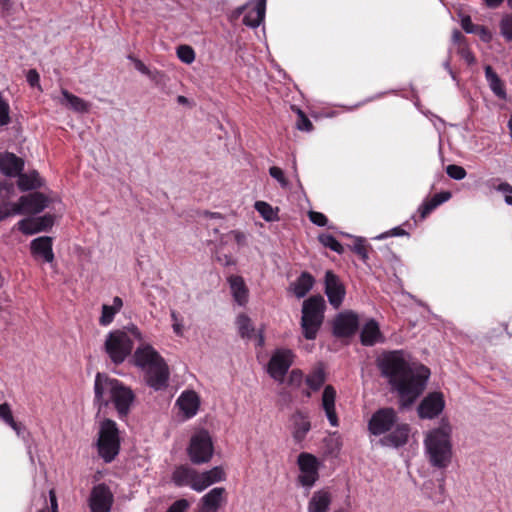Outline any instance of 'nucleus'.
Masks as SVG:
<instances>
[{
    "instance_id": "1",
    "label": "nucleus",
    "mask_w": 512,
    "mask_h": 512,
    "mask_svg": "<svg viewBox=\"0 0 512 512\" xmlns=\"http://www.w3.org/2000/svg\"><path fill=\"white\" fill-rule=\"evenodd\" d=\"M381 375L397 392L402 408L410 407L426 388L430 370L422 364H411L403 350L384 352L377 361Z\"/></svg>"
},
{
    "instance_id": "2",
    "label": "nucleus",
    "mask_w": 512,
    "mask_h": 512,
    "mask_svg": "<svg viewBox=\"0 0 512 512\" xmlns=\"http://www.w3.org/2000/svg\"><path fill=\"white\" fill-rule=\"evenodd\" d=\"M135 394L132 389L120 380L111 378L105 373L98 372L94 381V404L99 410L113 403L118 417L124 419L128 416Z\"/></svg>"
},
{
    "instance_id": "3",
    "label": "nucleus",
    "mask_w": 512,
    "mask_h": 512,
    "mask_svg": "<svg viewBox=\"0 0 512 512\" xmlns=\"http://www.w3.org/2000/svg\"><path fill=\"white\" fill-rule=\"evenodd\" d=\"M397 421L398 415L393 408H380L372 414L368 422V430L375 436L390 432L381 439V443L396 448L401 447L408 441L410 427L407 423Z\"/></svg>"
},
{
    "instance_id": "4",
    "label": "nucleus",
    "mask_w": 512,
    "mask_h": 512,
    "mask_svg": "<svg viewBox=\"0 0 512 512\" xmlns=\"http://www.w3.org/2000/svg\"><path fill=\"white\" fill-rule=\"evenodd\" d=\"M451 432L449 422L442 419L440 426L431 430L425 437L424 444L430 463L436 468H446L451 462Z\"/></svg>"
},
{
    "instance_id": "5",
    "label": "nucleus",
    "mask_w": 512,
    "mask_h": 512,
    "mask_svg": "<svg viewBox=\"0 0 512 512\" xmlns=\"http://www.w3.org/2000/svg\"><path fill=\"white\" fill-rule=\"evenodd\" d=\"M133 338L142 340V334L136 326L123 330L111 331L105 340L104 348L111 361L119 365L131 354L134 346Z\"/></svg>"
},
{
    "instance_id": "6",
    "label": "nucleus",
    "mask_w": 512,
    "mask_h": 512,
    "mask_svg": "<svg viewBox=\"0 0 512 512\" xmlns=\"http://www.w3.org/2000/svg\"><path fill=\"white\" fill-rule=\"evenodd\" d=\"M96 448L99 457L105 463H111L118 456L121 449L120 431L117 423L105 418L99 424Z\"/></svg>"
},
{
    "instance_id": "7",
    "label": "nucleus",
    "mask_w": 512,
    "mask_h": 512,
    "mask_svg": "<svg viewBox=\"0 0 512 512\" xmlns=\"http://www.w3.org/2000/svg\"><path fill=\"white\" fill-rule=\"evenodd\" d=\"M326 303L321 295L304 300L302 305L301 329L307 340H314L324 321Z\"/></svg>"
},
{
    "instance_id": "8",
    "label": "nucleus",
    "mask_w": 512,
    "mask_h": 512,
    "mask_svg": "<svg viewBox=\"0 0 512 512\" xmlns=\"http://www.w3.org/2000/svg\"><path fill=\"white\" fill-rule=\"evenodd\" d=\"M213 442L208 431L195 433L188 447V455L194 464L207 463L213 455Z\"/></svg>"
},
{
    "instance_id": "9",
    "label": "nucleus",
    "mask_w": 512,
    "mask_h": 512,
    "mask_svg": "<svg viewBox=\"0 0 512 512\" xmlns=\"http://www.w3.org/2000/svg\"><path fill=\"white\" fill-rule=\"evenodd\" d=\"M293 362L294 353L290 349H276L268 362L267 372L274 380L283 382Z\"/></svg>"
},
{
    "instance_id": "10",
    "label": "nucleus",
    "mask_w": 512,
    "mask_h": 512,
    "mask_svg": "<svg viewBox=\"0 0 512 512\" xmlns=\"http://www.w3.org/2000/svg\"><path fill=\"white\" fill-rule=\"evenodd\" d=\"M297 464L301 474L298 477L299 483L304 487H312L319 479L320 463L316 456L308 452L298 455Z\"/></svg>"
},
{
    "instance_id": "11",
    "label": "nucleus",
    "mask_w": 512,
    "mask_h": 512,
    "mask_svg": "<svg viewBox=\"0 0 512 512\" xmlns=\"http://www.w3.org/2000/svg\"><path fill=\"white\" fill-rule=\"evenodd\" d=\"M51 199L41 192H32L23 195L16 202L15 211L18 214H38L48 207Z\"/></svg>"
},
{
    "instance_id": "12",
    "label": "nucleus",
    "mask_w": 512,
    "mask_h": 512,
    "mask_svg": "<svg viewBox=\"0 0 512 512\" xmlns=\"http://www.w3.org/2000/svg\"><path fill=\"white\" fill-rule=\"evenodd\" d=\"M445 408V400L442 392H430L419 403L417 413L421 419H434Z\"/></svg>"
},
{
    "instance_id": "13",
    "label": "nucleus",
    "mask_w": 512,
    "mask_h": 512,
    "mask_svg": "<svg viewBox=\"0 0 512 512\" xmlns=\"http://www.w3.org/2000/svg\"><path fill=\"white\" fill-rule=\"evenodd\" d=\"M113 500L110 488L100 483L92 488L88 502L91 512H110Z\"/></svg>"
},
{
    "instance_id": "14",
    "label": "nucleus",
    "mask_w": 512,
    "mask_h": 512,
    "mask_svg": "<svg viewBox=\"0 0 512 512\" xmlns=\"http://www.w3.org/2000/svg\"><path fill=\"white\" fill-rule=\"evenodd\" d=\"M169 378L170 370L165 360L144 371L145 383L155 391L165 390L168 387Z\"/></svg>"
},
{
    "instance_id": "15",
    "label": "nucleus",
    "mask_w": 512,
    "mask_h": 512,
    "mask_svg": "<svg viewBox=\"0 0 512 512\" xmlns=\"http://www.w3.org/2000/svg\"><path fill=\"white\" fill-rule=\"evenodd\" d=\"M325 294L334 308H339L344 300L346 289L339 277L331 270L325 273Z\"/></svg>"
},
{
    "instance_id": "16",
    "label": "nucleus",
    "mask_w": 512,
    "mask_h": 512,
    "mask_svg": "<svg viewBox=\"0 0 512 512\" xmlns=\"http://www.w3.org/2000/svg\"><path fill=\"white\" fill-rule=\"evenodd\" d=\"M54 215L45 214L35 218H24L17 223V229L25 235L48 231L54 225Z\"/></svg>"
},
{
    "instance_id": "17",
    "label": "nucleus",
    "mask_w": 512,
    "mask_h": 512,
    "mask_svg": "<svg viewBox=\"0 0 512 512\" xmlns=\"http://www.w3.org/2000/svg\"><path fill=\"white\" fill-rule=\"evenodd\" d=\"M165 360L150 344L140 345L133 354L134 365L143 371Z\"/></svg>"
},
{
    "instance_id": "18",
    "label": "nucleus",
    "mask_w": 512,
    "mask_h": 512,
    "mask_svg": "<svg viewBox=\"0 0 512 512\" xmlns=\"http://www.w3.org/2000/svg\"><path fill=\"white\" fill-rule=\"evenodd\" d=\"M358 316L353 312L340 313L333 322V334L336 337H350L358 329Z\"/></svg>"
},
{
    "instance_id": "19",
    "label": "nucleus",
    "mask_w": 512,
    "mask_h": 512,
    "mask_svg": "<svg viewBox=\"0 0 512 512\" xmlns=\"http://www.w3.org/2000/svg\"><path fill=\"white\" fill-rule=\"evenodd\" d=\"M53 239L49 236L35 238L30 243L32 256L42 258L44 262L51 263L54 260Z\"/></svg>"
},
{
    "instance_id": "20",
    "label": "nucleus",
    "mask_w": 512,
    "mask_h": 512,
    "mask_svg": "<svg viewBox=\"0 0 512 512\" xmlns=\"http://www.w3.org/2000/svg\"><path fill=\"white\" fill-rule=\"evenodd\" d=\"M24 160L14 153H0V172L8 177H16L24 170Z\"/></svg>"
},
{
    "instance_id": "21",
    "label": "nucleus",
    "mask_w": 512,
    "mask_h": 512,
    "mask_svg": "<svg viewBox=\"0 0 512 512\" xmlns=\"http://www.w3.org/2000/svg\"><path fill=\"white\" fill-rule=\"evenodd\" d=\"M336 390L332 385H327L322 394V408L331 426L337 427L339 419L335 408Z\"/></svg>"
},
{
    "instance_id": "22",
    "label": "nucleus",
    "mask_w": 512,
    "mask_h": 512,
    "mask_svg": "<svg viewBox=\"0 0 512 512\" xmlns=\"http://www.w3.org/2000/svg\"><path fill=\"white\" fill-rule=\"evenodd\" d=\"M247 8L248 11L243 17V24L251 28L258 27L265 18L266 0H257L253 7L248 5Z\"/></svg>"
},
{
    "instance_id": "23",
    "label": "nucleus",
    "mask_w": 512,
    "mask_h": 512,
    "mask_svg": "<svg viewBox=\"0 0 512 512\" xmlns=\"http://www.w3.org/2000/svg\"><path fill=\"white\" fill-rule=\"evenodd\" d=\"M177 404L185 416L191 418L196 415L200 401L195 391H184L177 399Z\"/></svg>"
},
{
    "instance_id": "24",
    "label": "nucleus",
    "mask_w": 512,
    "mask_h": 512,
    "mask_svg": "<svg viewBox=\"0 0 512 512\" xmlns=\"http://www.w3.org/2000/svg\"><path fill=\"white\" fill-rule=\"evenodd\" d=\"M227 280L230 285L234 300L240 306H244L248 302L249 295V290L244 282V279L238 275H231Z\"/></svg>"
},
{
    "instance_id": "25",
    "label": "nucleus",
    "mask_w": 512,
    "mask_h": 512,
    "mask_svg": "<svg viewBox=\"0 0 512 512\" xmlns=\"http://www.w3.org/2000/svg\"><path fill=\"white\" fill-rule=\"evenodd\" d=\"M451 192L442 191L440 193H436L431 198H427L423 201V203L418 208L419 217L421 220H424L433 210H435L439 205L448 201L451 198Z\"/></svg>"
},
{
    "instance_id": "26",
    "label": "nucleus",
    "mask_w": 512,
    "mask_h": 512,
    "mask_svg": "<svg viewBox=\"0 0 512 512\" xmlns=\"http://www.w3.org/2000/svg\"><path fill=\"white\" fill-rule=\"evenodd\" d=\"M16 177L18 178L17 186L22 192L36 190L44 185L43 179L36 170L29 173H23L22 171Z\"/></svg>"
},
{
    "instance_id": "27",
    "label": "nucleus",
    "mask_w": 512,
    "mask_h": 512,
    "mask_svg": "<svg viewBox=\"0 0 512 512\" xmlns=\"http://www.w3.org/2000/svg\"><path fill=\"white\" fill-rule=\"evenodd\" d=\"M292 419L294 426L293 437L297 442H301L310 431L311 423L308 416L300 410L293 414Z\"/></svg>"
},
{
    "instance_id": "28",
    "label": "nucleus",
    "mask_w": 512,
    "mask_h": 512,
    "mask_svg": "<svg viewBox=\"0 0 512 512\" xmlns=\"http://www.w3.org/2000/svg\"><path fill=\"white\" fill-rule=\"evenodd\" d=\"M61 94L63 96L61 104L65 105L66 107L77 113L89 112L91 105L84 99L72 94L66 89H62Z\"/></svg>"
},
{
    "instance_id": "29",
    "label": "nucleus",
    "mask_w": 512,
    "mask_h": 512,
    "mask_svg": "<svg viewBox=\"0 0 512 512\" xmlns=\"http://www.w3.org/2000/svg\"><path fill=\"white\" fill-rule=\"evenodd\" d=\"M381 336L378 323L374 319H371L363 326L360 339L364 346H373L378 342Z\"/></svg>"
},
{
    "instance_id": "30",
    "label": "nucleus",
    "mask_w": 512,
    "mask_h": 512,
    "mask_svg": "<svg viewBox=\"0 0 512 512\" xmlns=\"http://www.w3.org/2000/svg\"><path fill=\"white\" fill-rule=\"evenodd\" d=\"M224 494L225 489L223 487L213 488L202 497L201 506L212 512H217L221 505Z\"/></svg>"
},
{
    "instance_id": "31",
    "label": "nucleus",
    "mask_w": 512,
    "mask_h": 512,
    "mask_svg": "<svg viewBox=\"0 0 512 512\" xmlns=\"http://www.w3.org/2000/svg\"><path fill=\"white\" fill-rule=\"evenodd\" d=\"M331 504V496L327 491H317L309 501V512H327Z\"/></svg>"
},
{
    "instance_id": "32",
    "label": "nucleus",
    "mask_w": 512,
    "mask_h": 512,
    "mask_svg": "<svg viewBox=\"0 0 512 512\" xmlns=\"http://www.w3.org/2000/svg\"><path fill=\"white\" fill-rule=\"evenodd\" d=\"M195 471V469L185 465L178 466L172 473V481L178 487L191 486Z\"/></svg>"
},
{
    "instance_id": "33",
    "label": "nucleus",
    "mask_w": 512,
    "mask_h": 512,
    "mask_svg": "<svg viewBox=\"0 0 512 512\" xmlns=\"http://www.w3.org/2000/svg\"><path fill=\"white\" fill-rule=\"evenodd\" d=\"M123 306V301L119 296L113 298V305L104 304L102 306V313L99 319V323L102 326H108L114 320V316L118 313Z\"/></svg>"
},
{
    "instance_id": "34",
    "label": "nucleus",
    "mask_w": 512,
    "mask_h": 512,
    "mask_svg": "<svg viewBox=\"0 0 512 512\" xmlns=\"http://www.w3.org/2000/svg\"><path fill=\"white\" fill-rule=\"evenodd\" d=\"M326 381L325 367L323 363H318L306 377V384L313 390H319Z\"/></svg>"
},
{
    "instance_id": "35",
    "label": "nucleus",
    "mask_w": 512,
    "mask_h": 512,
    "mask_svg": "<svg viewBox=\"0 0 512 512\" xmlns=\"http://www.w3.org/2000/svg\"><path fill=\"white\" fill-rule=\"evenodd\" d=\"M314 278L309 272H302L293 284V292L298 298H303L312 289Z\"/></svg>"
},
{
    "instance_id": "36",
    "label": "nucleus",
    "mask_w": 512,
    "mask_h": 512,
    "mask_svg": "<svg viewBox=\"0 0 512 512\" xmlns=\"http://www.w3.org/2000/svg\"><path fill=\"white\" fill-rule=\"evenodd\" d=\"M485 77H486L487 81L489 82V86H490L491 90L493 91V93L497 97H499L501 99H505L506 92H505L504 84L491 66L485 67Z\"/></svg>"
},
{
    "instance_id": "37",
    "label": "nucleus",
    "mask_w": 512,
    "mask_h": 512,
    "mask_svg": "<svg viewBox=\"0 0 512 512\" xmlns=\"http://www.w3.org/2000/svg\"><path fill=\"white\" fill-rule=\"evenodd\" d=\"M255 209L259 212L262 218L268 222L278 220V208L274 209L269 203L264 201H257Z\"/></svg>"
},
{
    "instance_id": "38",
    "label": "nucleus",
    "mask_w": 512,
    "mask_h": 512,
    "mask_svg": "<svg viewBox=\"0 0 512 512\" xmlns=\"http://www.w3.org/2000/svg\"><path fill=\"white\" fill-rule=\"evenodd\" d=\"M237 325L242 338H251L253 336L254 327L251 319L246 314H240L237 317Z\"/></svg>"
},
{
    "instance_id": "39",
    "label": "nucleus",
    "mask_w": 512,
    "mask_h": 512,
    "mask_svg": "<svg viewBox=\"0 0 512 512\" xmlns=\"http://www.w3.org/2000/svg\"><path fill=\"white\" fill-rule=\"evenodd\" d=\"M318 240L324 247L329 248L338 254L344 253V247L333 235L322 233L318 236Z\"/></svg>"
},
{
    "instance_id": "40",
    "label": "nucleus",
    "mask_w": 512,
    "mask_h": 512,
    "mask_svg": "<svg viewBox=\"0 0 512 512\" xmlns=\"http://www.w3.org/2000/svg\"><path fill=\"white\" fill-rule=\"evenodd\" d=\"M371 249V246L367 244L365 239L363 238H357L352 247V251L356 253L363 262H366L368 260V252Z\"/></svg>"
},
{
    "instance_id": "41",
    "label": "nucleus",
    "mask_w": 512,
    "mask_h": 512,
    "mask_svg": "<svg viewBox=\"0 0 512 512\" xmlns=\"http://www.w3.org/2000/svg\"><path fill=\"white\" fill-rule=\"evenodd\" d=\"M500 33L507 42L512 41V15L506 14L502 17L500 24Z\"/></svg>"
},
{
    "instance_id": "42",
    "label": "nucleus",
    "mask_w": 512,
    "mask_h": 512,
    "mask_svg": "<svg viewBox=\"0 0 512 512\" xmlns=\"http://www.w3.org/2000/svg\"><path fill=\"white\" fill-rule=\"evenodd\" d=\"M210 485L211 481H209L208 477L205 475V472L198 473L195 471V476L193 477V481L190 486L193 490L201 492Z\"/></svg>"
},
{
    "instance_id": "43",
    "label": "nucleus",
    "mask_w": 512,
    "mask_h": 512,
    "mask_svg": "<svg viewBox=\"0 0 512 512\" xmlns=\"http://www.w3.org/2000/svg\"><path fill=\"white\" fill-rule=\"evenodd\" d=\"M178 58L185 64H191L195 60V51L189 45H180L177 48Z\"/></svg>"
},
{
    "instance_id": "44",
    "label": "nucleus",
    "mask_w": 512,
    "mask_h": 512,
    "mask_svg": "<svg viewBox=\"0 0 512 512\" xmlns=\"http://www.w3.org/2000/svg\"><path fill=\"white\" fill-rule=\"evenodd\" d=\"M297 120H296V128L300 131L310 132L313 130V124L309 120V118L305 115V113L296 108Z\"/></svg>"
},
{
    "instance_id": "45",
    "label": "nucleus",
    "mask_w": 512,
    "mask_h": 512,
    "mask_svg": "<svg viewBox=\"0 0 512 512\" xmlns=\"http://www.w3.org/2000/svg\"><path fill=\"white\" fill-rule=\"evenodd\" d=\"M497 181L498 179H492L490 186L499 192L505 193V202L512 205V185L507 182H501L496 185Z\"/></svg>"
},
{
    "instance_id": "46",
    "label": "nucleus",
    "mask_w": 512,
    "mask_h": 512,
    "mask_svg": "<svg viewBox=\"0 0 512 512\" xmlns=\"http://www.w3.org/2000/svg\"><path fill=\"white\" fill-rule=\"evenodd\" d=\"M10 122V106L0 92V127L8 125Z\"/></svg>"
},
{
    "instance_id": "47",
    "label": "nucleus",
    "mask_w": 512,
    "mask_h": 512,
    "mask_svg": "<svg viewBox=\"0 0 512 512\" xmlns=\"http://www.w3.org/2000/svg\"><path fill=\"white\" fill-rule=\"evenodd\" d=\"M446 173L450 178L455 180H462L467 175L466 170L462 166L456 164L448 165L446 167Z\"/></svg>"
},
{
    "instance_id": "48",
    "label": "nucleus",
    "mask_w": 512,
    "mask_h": 512,
    "mask_svg": "<svg viewBox=\"0 0 512 512\" xmlns=\"http://www.w3.org/2000/svg\"><path fill=\"white\" fill-rule=\"evenodd\" d=\"M269 174L272 178H274L275 180H277L279 182L281 187H283V188L288 187L289 182H288L287 178L285 177L284 172L281 168H279L277 166H272L269 168Z\"/></svg>"
},
{
    "instance_id": "49",
    "label": "nucleus",
    "mask_w": 512,
    "mask_h": 512,
    "mask_svg": "<svg viewBox=\"0 0 512 512\" xmlns=\"http://www.w3.org/2000/svg\"><path fill=\"white\" fill-rule=\"evenodd\" d=\"M16 203L3 202L0 205V222L6 218L18 214L16 211Z\"/></svg>"
},
{
    "instance_id": "50",
    "label": "nucleus",
    "mask_w": 512,
    "mask_h": 512,
    "mask_svg": "<svg viewBox=\"0 0 512 512\" xmlns=\"http://www.w3.org/2000/svg\"><path fill=\"white\" fill-rule=\"evenodd\" d=\"M205 475L208 477L209 481H211V485L224 480L225 473L221 467H214L209 471L205 472Z\"/></svg>"
},
{
    "instance_id": "51",
    "label": "nucleus",
    "mask_w": 512,
    "mask_h": 512,
    "mask_svg": "<svg viewBox=\"0 0 512 512\" xmlns=\"http://www.w3.org/2000/svg\"><path fill=\"white\" fill-rule=\"evenodd\" d=\"M308 217H309V220L317 225V226H320V227H324L327 225L328 223V218L326 217V215H324L323 213L321 212H317V211H310L308 213Z\"/></svg>"
},
{
    "instance_id": "52",
    "label": "nucleus",
    "mask_w": 512,
    "mask_h": 512,
    "mask_svg": "<svg viewBox=\"0 0 512 512\" xmlns=\"http://www.w3.org/2000/svg\"><path fill=\"white\" fill-rule=\"evenodd\" d=\"M303 381V372L300 369H293L288 377L289 385L299 387Z\"/></svg>"
},
{
    "instance_id": "53",
    "label": "nucleus",
    "mask_w": 512,
    "mask_h": 512,
    "mask_svg": "<svg viewBox=\"0 0 512 512\" xmlns=\"http://www.w3.org/2000/svg\"><path fill=\"white\" fill-rule=\"evenodd\" d=\"M189 507V502L186 499H179L175 501L166 512H186Z\"/></svg>"
},
{
    "instance_id": "54",
    "label": "nucleus",
    "mask_w": 512,
    "mask_h": 512,
    "mask_svg": "<svg viewBox=\"0 0 512 512\" xmlns=\"http://www.w3.org/2000/svg\"><path fill=\"white\" fill-rule=\"evenodd\" d=\"M50 508L46 507L39 512H58V502L54 489L49 491Z\"/></svg>"
},
{
    "instance_id": "55",
    "label": "nucleus",
    "mask_w": 512,
    "mask_h": 512,
    "mask_svg": "<svg viewBox=\"0 0 512 512\" xmlns=\"http://www.w3.org/2000/svg\"><path fill=\"white\" fill-rule=\"evenodd\" d=\"M461 26L467 33H477L479 25H475L469 16L462 18Z\"/></svg>"
},
{
    "instance_id": "56",
    "label": "nucleus",
    "mask_w": 512,
    "mask_h": 512,
    "mask_svg": "<svg viewBox=\"0 0 512 512\" xmlns=\"http://www.w3.org/2000/svg\"><path fill=\"white\" fill-rule=\"evenodd\" d=\"M129 59H131L133 62H134V65H135V68L141 72L142 74H145L151 78H155L151 71L149 70V68L139 59L137 58H134L132 55H129L128 57Z\"/></svg>"
},
{
    "instance_id": "57",
    "label": "nucleus",
    "mask_w": 512,
    "mask_h": 512,
    "mask_svg": "<svg viewBox=\"0 0 512 512\" xmlns=\"http://www.w3.org/2000/svg\"><path fill=\"white\" fill-rule=\"evenodd\" d=\"M26 78L30 86L35 87L39 85L40 76L35 69H30L27 73Z\"/></svg>"
},
{
    "instance_id": "58",
    "label": "nucleus",
    "mask_w": 512,
    "mask_h": 512,
    "mask_svg": "<svg viewBox=\"0 0 512 512\" xmlns=\"http://www.w3.org/2000/svg\"><path fill=\"white\" fill-rule=\"evenodd\" d=\"M171 318L173 320V330L178 336L182 335L183 325L179 322L178 314L176 311H171Z\"/></svg>"
},
{
    "instance_id": "59",
    "label": "nucleus",
    "mask_w": 512,
    "mask_h": 512,
    "mask_svg": "<svg viewBox=\"0 0 512 512\" xmlns=\"http://www.w3.org/2000/svg\"><path fill=\"white\" fill-rule=\"evenodd\" d=\"M404 235H408V233L403 228H401L399 226V227H395V228L391 229L390 231L382 234L380 236V238H386V237H391V236H404Z\"/></svg>"
},
{
    "instance_id": "60",
    "label": "nucleus",
    "mask_w": 512,
    "mask_h": 512,
    "mask_svg": "<svg viewBox=\"0 0 512 512\" xmlns=\"http://www.w3.org/2000/svg\"><path fill=\"white\" fill-rule=\"evenodd\" d=\"M10 427L15 431L18 436H22L26 432V427L23 423L14 421Z\"/></svg>"
},
{
    "instance_id": "61",
    "label": "nucleus",
    "mask_w": 512,
    "mask_h": 512,
    "mask_svg": "<svg viewBox=\"0 0 512 512\" xmlns=\"http://www.w3.org/2000/svg\"><path fill=\"white\" fill-rule=\"evenodd\" d=\"M13 4V0H0V9L4 13H9L12 10Z\"/></svg>"
},
{
    "instance_id": "62",
    "label": "nucleus",
    "mask_w": 512,
    "mask_h": 512,
    "mask_svg": "<svg viewBox=\"0 0 512 512\" xmlns=\"http://www.w3.org/2000/svg\"><path fill=\"white\" fill-rule=\"evenodd\" d=\"M460 53L462 55V57L468 62V63H472L474 62L475 58L474 56L472 55V53L467 49V48H464L462 47L460 49Z\"/></svg>"
},
{
    "instance_id": "63",
    "label": "nucleus",
    "mask_w": 512,
    "mask_h": 512,
    "mask_svg": "<svg viewBox=\"0 0 512 512\" xmlns=\"http://www.w3.org/2000/svg\"><path fill=\"white\" fill-rule=\"evenodd\" d=\"M477 33H479L481 35V38L485 41H488L491 38V34L484 26H479Z\"/></svg>"
},
{
    "instance_id": "64",
    "label": "nucleus",
    "mask_w": 512,
    "mask_h": 512,
    "mask_svg": "<svg viewBox=\"0 0 512 512\" xmlns=\"http://www.w3.org/2000/svg\"><path fill=\"white\" fill-rule=\"evenodd\" d=\"M11 411V407L8 403L0 404V419L2 420Z\"/></svg>"
}]
</instances>
